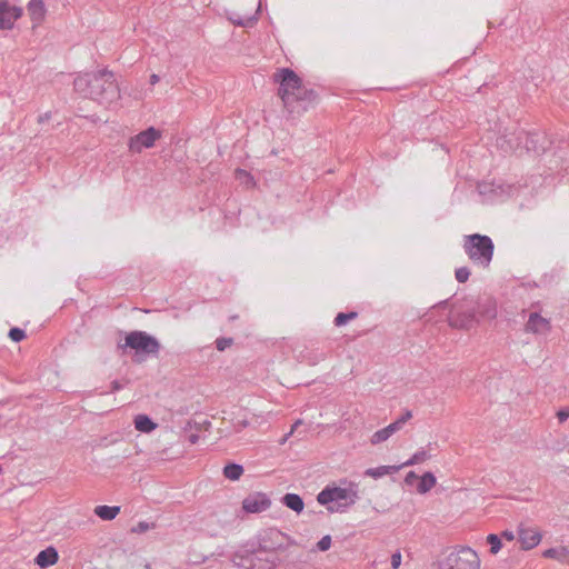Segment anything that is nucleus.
Returning a JSON list of instances; mask_svg holds the SVG:
<instances>
[{
    "mask_svg": "<svg viewBox=\"0 0 569 569\" xmlns=\"http://www.w3.org/2000/svg\"><path fill=\"white\" fill-rule=\"evenodd\" d=\"M260 8H261V0H259V4H258V8H257L254 14H252V16H240L237 12H231L228 16V19L233 24L239 26V27H244V28L253 27L257 23V21H258V13L260 11Z\"/></svg>",
    "mask_w": 569,
    "mask_h": 569,
    "instance_id": "obj_15",
    "label": "nucleus"
},
{
    "mask_svg": "<svg viewBox=\"0 0 569 569\" xmlns=\"http://www.w3.org/2000/svg\"><path fill=\"white\" fill-rule=\"evenodd\" d=\"M518 535L521 548L525 550L535 548L541 541V533L535 528L521 526L519 527Z\"/></svg>",
    "mask_w": 569,
    "mask_h": 569,
    "instance_id": "obj_12",
    "label": "nucleus"
},
{
    "mask_svg": "<svg viewBox=\"0 0 569 569\" xmlns=\"http://www.w3.org/2000/svg\"><path fill=\"white\" fill-rule=\"evenodd\" d=\"M401 559H402V556H401V552L399 550L393 552L391 555V568L392 569H398L400 567V565H401Z\"/></svg>",
    "mask_w": 569,
    "mask_h": 569,
    "instance_id": "obj_37",
    "label": "nucleus"
},
{
    "mask_svg": "<svg viewBox=\"0 0 569 569\" xmlns=\"http://www.w3.org/2000/svg\"><path fill=\"white\" fill-rule=\"evenodd\" d=\"M161 138L160 130L154 127L139 132L130 138L128 148L133 153H140L143 149H149L154 146L156 141Z\"/></svg>",
    "mask_w": 569,
    "mask_h": 569,
    "instance_id": "obj_8",
    "label": "nucleus"
},
{
    "mask_svg": "<svg viewBox=\"0 0 569 569\" xmlns=\"http://www.w3.org/2000/svg\"><path fill=\"white\" fill-rule=\"evenodd\" d=\"M359 499V485L353 481L347 482L346 487H327L322 489L318 496L317 501L322 506H328L331 502H338L337 508L328 507L331 512L345 511L353 506Z\"/></svg>",
    "mask_w": 569,
    "mask_h": 569,
    "instance_id": "obj_4",
    "label": "nucleus"
},
{
    "mask_svg": "<svg viewBox=\"0 0 569 569\" xmlns=\"http://www.w3.org/2000/svg\"><path fill=\"white\" fill-rule=\"evenodd\" d=\"M557 417L560 422L566 421L569 418V407L562 408L557 412Z\"/></svg>",
    "mask_w": 569,
    "mask_h": 569,
    "instance_id": "obj_38",
    "label": "nucleus"
},
{
    "mask_svg": "<svg viewBox=\"0 0 569 569\" xmlns=\"http://www.w3.org/2000/svg\"><path fill=\"white\" fill-rule=\"evenodd\" d=\"M487 541L488 543L490 545V552L492 555H496L500 551L501 549V538L495 533H490L488 537H487Z\"/></svg>",
    "mask_w": 569,
    "mask_h": 569,
    "instance_id": "obj_29",
    "label": "nucleus"
},
{
    "mask_svg": "<svg viewBox=\"0 0 569 569\" xmlns=\"http://www.w3.org/2000/svg\"><path fill=\"white\" fill-rule=\"evenodd\" d=\"M34 561L40 568H48L58 561V552L53 547H48L37 555Z\"/></svg>",
    "mask_w": 569,
    "mask_h": 569,
    "instance_id": "obj_16",
    "label": "nucleus"
},
{
    "mask_svg": "<svg viewBox=\"0 0 569 569\" xmlns=\"http://www.w3.org/2000/svg\"><path fill=\"white\" fill-rule=\"evenodd\" d=\"M325 359V355L323 353H320L319 356H317L313 360L310 361V363L315 365L317 363L318 361Z\"/></svg>",
    "mask_w": 569,
    "mask_h": 569,
    "instance_id": "obj_46",
    "label": "nucleus"
},
{
    "mask_svg": "<svg viewBox=\"0 0 569 569\" xmlns=\"http://www.w3.org/2000/svg\"><path fill=\"white\" fill-rule=\"evenodd\" d=\"M542 555L545 558L555 559L562 565L569 563V549L567 547L549 548Z\"/></svg>",
    "mask_w": 569,
    "mask_h": 569,
    "instance_id": "obj_18",
    "label": "nucleus"
},
{
    "mask_svg": "<svg viewBox=\"0 0 569 569\" xmlns=\"http://www.w3.org/2000/svg\"><path fill=\"white\" fill-rule=\"evenodd\" d=\"M450 325L453 326V327H459V328H470L473 322H476V316L473 312H469L468 315H460V316H457V317H451L450 318Z\"/></svg>",
    "mask_w": 569,
    "mask_h": 569,
    "instance_id": "obj_25",
    "label": "nucleus"
},
{
    "mask_svg": "<svg viewBox=\"0 0 569 569\" xmlns=\"http://www.w3.org/2000/svg\"><path fill=\"white\" fill-rule=\"evenodd\" d=\"M455 277L458 282L463 283L466 282L470 277V270L468 267H460L457 268L455 271Z\"/></svg>",
    "mask_w": 569,
    "mask_h": 569,
    "instance_id": "obj_32",
    "label": "nucleus"
},
{
    "mask_svg": "<svg viewBox=\"0 0 569 569\" xmlns=\"http://www.w3.org/2000/svg\"><path fill=\"white\" fill-rule=\"evenodd\" d=\"M411 417H412L411 411L407 410L400 418H398L396 421H393L390 425H388L387 427H385L387 429L389 436L391 437L392 435L398 432L403 427V425L409 419H411Z\"/></svg>",
    "mask_w": 569,
    "mask_h": 569,
    "instance_id": "obj_27",
    "label": "nucleus"
},
{
    "mask_svg": "<svg viewBox=\"0 0 569 569\" xmlns=\"http://www.w3.org/2000/svg\"><path fill=\"white\" fill-rule=\"evenodd\" d=\"M121 388H122V386L120 385V382H119V381H117V380L112 381V390H113V391H118V390H120Z\"/></svg>",
    "mask_w": 569,
    "mask_h": 569,
    "instance_id": "obj_43",
    "label": "nucleus"
},
{
    "mask_svg": "<svg viewBox=\"0 0 569 569\" xmlns=\"http://www.w3.org/2000/svg\"><path fill=\"white\" fill-rule=\"evenodd\" d=\"M292 435H293V428H291L290 431L283 436L280 443H284L289 439V437H291Z\"/></svg>",
    "mask_w": 569,
    "mask_h": 569,
    "instance_id": "obj_45",
    "label": "nucleus"
},
{
    "mask_svg": "<svg viewBox=\"0 0 569 569\" xmlns=\"http://www.w3.org/2000/svg\"><path fill=\"white\" fill-rule=\"evenodd\" d=\"M134 428L143 433H150L157 429L158 425L147 415H137L133 420Z\"/></svg>",
    "mask_w": 569,
    "mask_h": 569,
    "instance_id": "obj_17",
    "label": "nucleus"
},
{
    "mask_svg": "<svg viewBox=\"0 0 569 569\" xmlns=\"http://www.w3.org/2000/svg\"><path fill=\"white\" fill-rule=\"evenodd\" d=\"M401 468L402 466H379L376 468H368L365 471V476L371 477L373 479H379L387 475L395 473L399 471Z\"/></svg>",
    "mask_w": 569,
    "mask_h": 569,
    "instance_id": "obj_19",
    "label": "nucleus"
},
{
    "mask_svg": "<svg viewBox=\"0 0 569 569\" xmlns=\"http://www.w3.org/2000/svg\"><path fill=\"white\" fill-rule=\"evenodd\" d=\"M9 337L14 342H19V341H21V340H23L26 338V333H24V331L22 329L16 327V328L10 329Z\"/></svg>",
    "mask_w": 569,
    "mask_h": 569,
    "instance_id": "obj_33",
    "label": "nucleus"
},
{
    "mask_svg": "<svg viewBox=\"0 0 569 569\" xmlns=\"http://www.w3.org/2000/svg\"><path fill=\"white\" fill-rule=\"evenodd\" d=\"M271 505L269 497L263 492H254L246 497L242 508L246 512L258 513L267 510Z\"/></svg>",
    "mask_w": 569,
    "mask_h": 569,
    "instance_id": "obj_10",
    "label": "nucleus"
},
{
    "mask_svg": "<svg viewBox=\"0 0 569 569\" xmlns=\"http://www.w3.org/2000/svg\"><path fill=\"white\" fill-rule=\"evenodd\" d=\"M462 248L469 260L478 267L487 269L490 267L495 244L489 236L472 233L466 234L462 240Z\"/></svg>",
    "mask_w": 569,
    "mask_h": 569,
    "instance_id": "obj_3",
    "label": "nucleus"
},
{
    "mask_svg": "<svg viewBox=\"0 0 569 569\" xmlns=\"http://www.w3.org/2000/svg\"><path fill=\"white\" fill-rule=\"evenodd\" d=\"M436 482L437 480L432 472H425L420 478L417 490L419 493L425 495L436 486Z\"/></svg>",
    "mask_w": 569,
    "mask_h": 569,
    "instance_id": "obj_24",
    "label": "nucleus"
},
{
    "mask_svg": "<svg viewBox=\"0 0 569 569\" xmlns=\"http://www.w3.org/2000/svg\"><path fill=\"white\" fill-rule=\"evenodd\" d=\"M279 539H281V532L279 530H266L259 536V548L263 551L274 550L280 546Z\"/></svg>",
    "mask_w": 569,
    "mask_h": 569,
    "instance_id": "obj_13",
    "label": "nucleus"
},
{
    "mask_svg": "<svg viewBox=\"0 0 569 569\" xmlns=\"http://www.w3.org/2000/svg\"><path fill=\"white\" fill-rule=\"evenodd\" d=\"M159 81V76L153 73L150 76V83L153 86Z\"/></svg>",
    "mask_w": 569,
    "mask_h": 569,
    "instance_id": "obj_44",
    "label": "nucleus"
},
{
    "mask_svg": "<svg viewBox=\"0 0 569 569\" xmlns=\"http://www.w3.org/2000/svg\"><path fill=\"white\" fill-rule=\"evenodd\" d=\"M27 9L34 24H40L43 21L47 9L42 0H30Z\"/></svg>",
    "mask_w": 569,
    "mask_h": 569,
    "instance_id": "obj_14",
    "label": "nucleus"
},
{
    "mask_svg": "<svg viewBox=\"0 0 569 569\" xmlns=\"http://www.w3.org/2000/svg\"><path fill=\"white\" fill-rule=\"evenodd\" d=\"M430 457L431 456L427 451L426 448H420L407 461H405L400 466H402V468H403V467H409V466L422 463V462L427 461L428 459H430Z\"/></svg>",
    "mask_w": 569,
    "mask_h": 569,
    "instance_id": "obj_26",
    "label": "nucleus"
},
{
    "mask_svg": "<svg viewBox=\"0 0 569 569\" xmlns=\"http://www.w3.org/2000/svg\"><path fill=\"white\" fill-rule=\"evenodd\" d=\"M317 547L320 551H327L331 547V537L323 536L317 543Z\"/></svg>",
    "mask_w": 569,
    "mask_h": 569,
    "instance_id": "obj_35",
    "label": "nucleus"
},
{
    "mask_svg": "<svg viewBox=\"0 0 569 569\" xmlns=\"http://www.w3.org/2000/svg\"><path fill=\"white\" fill-rule=\"evenodd\" d=\"M120 349L130 348L136 352V360L141 361L146 356H157L160 350L159 341L146 331L134 330L126 336Z\"/></svg>",
    "mask_w": 569,
    "mask_h": 569,
    "instance_id": "obj_6",
    "label": "nucleus"
},
{
    "mask_svg": "<svg viewBox=\"0 0 569 569\" xmlns=\"http://www.w3.org/2000/svg\"><path fill=\"white\" fill-rule=\"evenodd\" d=\"M248 561L250 563L249 569H273L274 567L273 560L260 558L259 552L252 553Z\"/></svg>",
    "mask_w": 569,
    "mask_h": 569,
    "instance_id": "obj_22",
    "label": "nucleus"
},
{
    "mask_svg": "<svg viewBox=\"0 0 569 569\" xmlns=\"http://www.w3.org/2000/svg\"><path fill=\"white\" fill-rule=\"evenodd\" d=\"M282 503L297 513H300L305 508L302 498L297 493H286L282 497Z\"/></svg>",
    "mask_w": 569,
    "mask_h": 569,
    "instance_id": "obj_20",
    "label": "nucleus"
},
{
    "mask_svg": "<svg viewBox=\"0 0 569 569\" xmlns=\"http://www.w3.org/2000/svg\"><path fill=\"white\" fill-rule=\"evenodd\" d=\"M232 343V339L229 338H219L216 341L217 349L219 351H223L226 348H228Z\"/></svg>",
    "mask_w": 569,
    "mask_h": 569,
    "instance_id": "obj_36",
    "label": "nucleus"
},
{
    "mask_svg": "<svg viewBox=\"0 0 569 569\" xmlns=\"http://www.w3.org/2000/svg\"><path fill=\"white\" fill-rule=\"evenodd\" d=\"M389 438H390V436H389V433H388L387 429H386V428H382V429H380V430L376 431V432L371 436V438H370V442H371L372 445H379V443H381V442L387 441Z\"/></svg>",
    "mask_w": 569,
    "mask_h": 569,
    "instance_id": "obj_30",
    "label": "nucleus"
},
{
    "mask_svg": "<svg viewBox=\"0 0 569 569\" xmlns=\"http://www.w3.org/2000/svg\"><path fill=\"white\" fill-rule=\"evenodd\" d=\"M498 144L513 151L526 150L527 152H533L540 154L546 151V137L539 132H527L520 130L509 136L502 137L498 140Z\"/></svg>",
    "mask_w": 569,
    "mask_h": 569,
    "instance_id": "obj_5",
    "label": "nucleus"
},
{
    "mask_svg": "<svg viewBox=\"0 0 569 569\" xmlns=\"http://www.w3.org/2000/svg\"><path fill=\"white\" fill-rule=\"evenodd\" d=\"M416 479H417V475L413 471H410L407 473V476L405 478V482L407 485L411 486Z\"/></svg>",
    "mask_w": 569,
    "mask_h": 569,
    "instance_id": "obj_39",
    "label": "nucleus"
},
{
    "mask_svg": "<svg viewBox=\"0 0 569 569\" xmlns=\"http://www.w3.org/2000/svg\"><path fill=\"white\" fill-rule=\"evenodd\" d=\"M501 538L506 539L507 541H512L515 539V533L510 530H505L501 532Z\"/></svg>",
    "mask_w": 569,
    "mask_h": 569,
    "instance_id": "obj_40",
    "label": "nucleus"
},
{
    "mask_svg": "<svg viewBox=\"0 0 569 569\" xmlns=\"http://www.w3.org/2000/svg\"><path fill=\"white\" fill-rule=\"evenodd\" d=\"M50 118H51V113L46 112V113L39 116L38 121H39V123H43V122L48 121Z\"/></svg>",
    "mask_w": 569,
    "mask_h": 569,
    "instance_id": "obj_41",
    "label": "nucleus"
},
{
    "mask_svg": "<svg viewBox=\"0 0 569 569\" xmlns=\"http://www.w3.org/2000/svg\"><path fill=\"white\" fill-rule=\"evenodd\" d=\"M550 319L542 317L538 312H531L525 325V331L536 336H548L551 332Z\"/></svg>",
    "mask_w": 569,
    "mask_h": 569,
    "instance_id": "obj_9",
    "label": "nucleus"
},
{
    "mask_svg": "<svg viewBox=\"0 0 569 569\" xmlns=\"http://www.w3.org/2000/svg\"><path fill=\"white\" fill-rule=\"evenodd\" d=\"M74 90L106 108L117 104L121 98L114 73L108 69L78 74L73 80Z\"/></svg>",
    "mask_w": 569,
    "mask_h": 569,
    "instance_id": "obj_1",
    "label": "nucleus"
},
{
    "mask_svg": "<svg viewBox=\"0 0 569 569\" xmlns=\"http://www.w3.org/2000/svg\"><path fill=\"white\" fill-rule=\"evenodd\" d=\"M154 527L153 523H149L147 521H140L132 528V532L134 533H143Z\"/></svg>",
    "mask_w": 569,
    "mask_h": 569,
    "instance_id": "obj_34",
    "label": "nucleus"
},
{
    "mask_svg": "<svg viewBox=\"0 0 569 569\" xmlns=\"http://www.w3.org/2000/svg\"><path fill=\"white\" fill-rule=\"evenodd\" d=\"M234 176H236V179L240 183L244 184L247 188L254 186L253 177L248 171H246L243 169H237L234 172Z\"/></svg>",
    "mask_w": 569,
    "mask_h": 569,
    "instance_id": "obj_28",
    "label": "nucleus"
},
{
    "mask_svg": "<svg viewBox=\"0 0 569 569\" xmlns=\"http://www.w3.org/2000/svg\"><path fill=\"white\" fill-rule=\"evenodd\" d=\"M199 439V436L197 433H192L188 437V440L191 445H194Z\"/></svg>",
    "mask_w": 569,
    "mask_h": 569,
    "instance_id": "obj_42",
    "label": "nucleus"
},
{
    "mask_svg": "<svg viewBox=\"0 0 569 569\" xmlns=\"http://www.w3.org/2000/svg\"><path fill=\"white\" fill-rule=\"evenodd\" d=\"M222 473L226 479L237 481L243 475V467L239 463H228L223 467Z\"/></svg>",
    "mask_w": 569,
    "mask_h": 569,
    "instance_id": "obj_23",
    "label": "nucleus"
},
{
    "mask_svg": "<svg viewBox=\"0 0 569 569\" xmlns=\"http://www.w3.org/2000/svg\"><path fill=\"white\" fill-rule=\"evenodd\" d=\"M302 423V420L301 419H298L293 426L291 428H293V431L298 428V426H300Z\"/></svg>",
    "mask_w": 569,
    "mask_h": 569,
    "instance_id": "obj_47",
    "label": "nucleus"
},
{
    "mask_svg": "<svg viewBox=\"0 0 569 569\" xmlns=\"http://www.w3.org/2000/svg\"><path fill=\"white\" fill-rule=\"evenodd\" d=\"M357 312H340L337 315V317L335 318V325L340 327V326H345L349 320H352L355 318H357Z\"/></svg>",
    "mask_w": 569,
    "mask_h": 569,
    "instance_id": "obj_31",
    "label": "nucleus"
},
{
    "mask_svg": "<svg viewBox=\"0 0 569 569\" xmlns=\"http://www.w3.org/2000/svg\"><path fill=\"white\" fill-rule=\"evenodd\" d=\"M21 14L20 7L10 6L6 1L0 2V29H11Z\"/></svg>",
    "mask_w": 569,
    "mask_h": 569,
    "instance_id": "obj_11",
    "label": "nucleus"
},
{
    "mask_svg": "<svg viewBox=\"0 0 569 569\" xmlns=\"http://www.w3.org/2000/svg\"><path fill=\"white\" fill-rule=\"evenodd\" d=\"M274 80L279 82L278 93L289 113L306 111L316 99L315 91L306 89L301 79L289 68L280 69Z\"/></svg>",
    "mask_w": 569,
    "mask_h": 569,
    "instance_id": "obj_2",
    "label": "nucleus"
},
{
    "mask_svg": "<svg viewBox=\"0 0 569 569\" xmlns=\"http://www.w3.org/2000/svg\"><path fill=\"white\" fill-rule=\"evenodd\" d=\"M120 512L119 506H97L94 513L102 520H113Z\"/></svg>",
    "mask_w": 569,
    "mask_h": 569,
    "instance_id": "obj_21",
    "label": "nucleus"
},
{
    "mask_svg": "<svg viewBox=\"0 0 569 569\" xmlns=\"http://www.w3.org/2000/svg\"><path fill=\"white\" fill-rule=\"evenodd\" d=\"M440 569H480V558L470 547H460L445 557Z\"/></svg>",
    "mask_w": 569,
    "mask_h": 569,
    "instance_id": "obj_7",
    "label": "nucleus"
}]
</instances>
